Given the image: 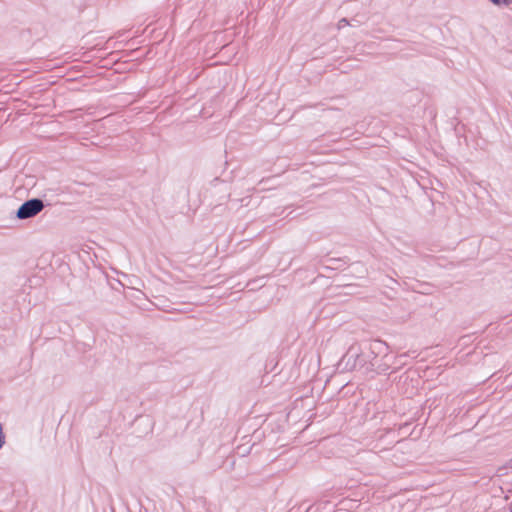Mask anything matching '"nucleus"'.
<instances>
[{
	"label": "nucleus",
	"instance_id": "f257e3e1",
	"mask_svg": "<svg viewBox=\"0 0 512 512\" xmlns=\"http://www.w3.org/2000/svg\"><path fill=\"white\" fill-rule=\"evenodd\" d=\"M387 350H388V346L386 345L385 342H383L381 340L373 341L369 346L368 353L360 352L362 357L358 360V364H359L358 369L366 368V370H372L374 367H377L382 372H385L389 368V365L387 363H385L384 364L385 367L382 368L381 365H378L375 360H376L377 356L381 353H385V355H384L385 359L388 358Z\"/></svg>",
	"mask_w": 512,
	"mask_h": 512
},
{
	"label": "nucleus",
	"instance_id": "f03ea898",
	"mask_svg": "<svg viewBox=\"0 0 512 512\" xmlns=\"http://www.w3.org/2000/svg\"><path fill=\"white\" fill-rule=\"evenodd\" d=\"M45 208V203L40 198H31L24 201L16 211V218L27 220L37 216Z\"/></svg>",
	"mask_w": 512,
	"mask_h": 512
},
{
	"label": "nucleus",
	"instance_id": "7ed1b4c3",
	"mask_svg": "<svg viewBox=\"0 0 512 512\" xmlns=\"http://www.w3.org/2000/svg\"><path fill=\"white\" fill-rule=\"evenodd\" d=\"M361 354L355 347H350L347 353L344 355L342 362L345 363V368L348 370H357L359 368L358 360L361 358Z\"/></svg>",
	"mask_w": 512,
	"mask_h": 512
},
{
	"label": "nucleus",
	"instance_id": "20e7f679",
	"mask_svg": "<svg viewBox=\"0 0 512 512\" xmlns=\"http://www.w3.org/2000/svg\"><path fill=\"white\" fill-rule=\"evenodd\" d=\"M496 6H509L512 3V0H490Z\"/></svg>",
	"mask_w": 512,
	"mask_h": 512
},
{
	"label": "nucleus",
	"instance_id": "39448f33",
	"mask_svg": "<svg viewBox=\"0 0 512 512\" xmlns=\"http://www.w3.org/2000/svg\"><path fill=\"white\" fill-rule=\"evenodd\" d=\"M5 434L3 433V427H2V424H0V450L2 449V447L5 445Z\"/></svg>",
	"mask_w": 512,
	"mask_h": 512
},
{
	"label": "nucleus",
	"instance_id": "423d86ee",
	"mask_svg": "<svg viewBox=\"0 0 512 512\" xmlns=\"http://www.w3.org/2000/svg\"><path fill=\"white\" fill-rule=\"evenodd\" d=\"M349 24V21L346 18H342L338 22V28L341 29L342 27Z\"/></svg>",
	"mask_w": 512,
	"mask_h": 512
}]
</instances>
